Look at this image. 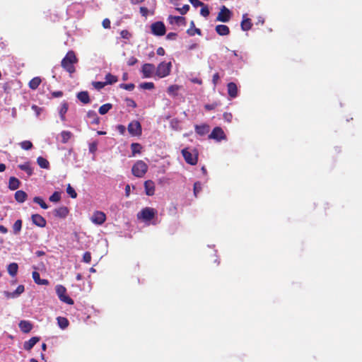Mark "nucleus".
Returning a JSON list of instances; mask_svg holds the SVG:
<instances>
[{"label":"nucleus","mask_w":362,"mask_h":362,"mask_svg":"<svg viewBox=\"0 0 362 362\" xmlns=\"http://www.w3.org/2000/svg\"><path fill=\"white\" fill-rule=\"evenodd\" d=\"M112 107V105L111 103H106L103 105H101L99 107L98 112L100 115H105L110 110Z\"/></svg>","instance_id":"obj_35"},{"label":"nucleus","mask_w":362,"mask_h":362,"mask_svg":"<svg viewBox=\"0 0 362 362\" xmlns=\"http://www.w3.org/2000/svg\"><path fill=\"white\" fill-rule=\"evenodd\" d=\"M191 4L192 5L197 8L198 6H204V3L200 1L199 0H188Z\"/></svg>","instance_id":"obj_52"},{"label":"nucleus","mask_w":362,"mask_h":362,"mask_svg":"<svg viewBox=\"0 0 362 362\" xmlns=\"http://www.w3.org/2000/svg\"><path fill=\"white\" fill-rule=\"evenodd\" d=\"M39 341V337H33L30 338L28 341L24 342L23 348L27 351H30Z\"/></svg>","instance_id":"obj_19"},{"label":"nucleus","mask_w":362,"mask_h":362,"mask_svg":"<svg viewBox=\"0 0 362 362\" xmlns=\"http://www.w3.org/2000/svg\"><path fill=\"white\" fill-rule=\"evenodd\" d=\"M240 25L243 30L248 31L252 28V23L251 20L248 18H245V16L244 15Z\"/></svg>","instance_id":"obj_25"},{"label":"nucleus","mask_w":362,"mask_h":362,"mask_svg":"<svg viewBox=\"0 0 362 362\" xmlns=\"http://www.w3.org/2000/svg\"><path fill=\"white\" fill-rule=\"evenodd\" d=\"M176 10L179 11L180 14L185 15L189 10V6L188 4H185L182 8H176Z\"/></svg>","instance_id":"obj_50"},{"label":"nucleus","mask_w":362,"mask_h":362,"mask_svg":"<svg viewBox=\"0 0 362 362\" xmlns=\"http://www.w3.org/2000/svg\"><path fill=\"white\" fill-rule=\"evenodd\" d=\"M18 264L15 263V262L9 264L8 266V268H7L8 274L12 276H14L16 275V274L18 272Z\"/></svg>","instance_id":"obj_31"},{"label":"nucleus","mask_w":362,"mask_h":362,"mask_svg":"<svg viewBox=\"0 0 362 362\" xmlns=\"http://www.w3.org/2000/svg\"><path fill=\"white\" fill-rule=\"evenodd\" d=\"M168 21L170 24H173L174 22L177 24H179L180 23L185 24V18L182 16H169Z\"/></svg>","instance_id":"obj_34"},{"label":"nucleus","mask_w":362,"mask_h":362,"mask_svg":"<svg viewBox=\"0 0 362 362\" xmlns=\"http://www.w3.org/2000/svg\"><path fill=\"white\" fill-rule=\"evenodd\" d=\"M156 213L157 211L156 209L150 207H146L137 214V217L139 219L149 221L155 217Z\"/></svg>","instance_id":"obj_5"},{"label":"nucleus","mask_w":362,"mask_h":362,"mask_svg":"<svg viewBox=\"0 0 362 362\" xmlns=\"http://www.w3.org/2000/svg\"><path fill=\"white\" fill-rule=\"evenodd\" d=\"M41 82H42V80H41L40 77L36 76L30 81V82L28 83V86L32 90H36L39 87Z\"/></svg>","instance_id":"obj_27"},{"label":"nucleus","mask_w":362,"mask_h":362,"mask_svg":"<svg viewBox=\"0 0 362 362\" xmlns=\"http://www.w3.org/2000/svg\"><path fill=\"white\" fill-rule=\"evenodd\" d=\"M37 163L39 165V166L42 168L47 169L49 167V161L42 156H39L37 158Z\"/></svg>","instance_id":"obj_33"},{"label":"nucleus","mask_w":362,"mask_h":362,"mask_svg":"<svg viewBox=\"0 0 362 362\" xmlns=\"http://www.w3.org/2000/svg\"><path fill=\"white\" fill-rule=\"evenodd\" d=\"M127 105L128 106H131L132 107H136V103H135V101L134 100L127 98Z\"/></svg>","instance_id":"obj_62"},{"label":"nucleus","mask_w":362,"mask_h":362,"mask_svg":"<svg viewBox=\"0 0 362 362\" xmlns=\"http://www.w3.org/2000/svg\"><path fill=\"white\" fill-rule=\"evenodd\" d=\"M232 12L225 6H223L220 8V11L216 17V21L223 23H227L230 20Z\"/></svg>","instance_id":"obj_8"},{"label":"nucleus","mask_w":362,"mask_h":362,"mask_svg":"<svg viewBox=\"0 0 362 362\" xmlns=\"http://www.w3.org/2000/svg\"><path fill=\"white\" fill-rule=\"evenodd\" d=\"M105 80H106L105 83H107V84H113L118 81L117 77L116 76H114L110 73L106 74Z\"/></svg>","instance_id":"obj_38"},{"label":"nucleus","mask_w":362,"mask_h":362,"mask_svg":"<svg viewBox=\"0 0 362 362\" xmlns=\"http://www.w3.org/2000/svg\"><path fill=\"white\" fill-rule=\"evenodd\" d=\"M139 11L142 16L146 17L148 14V9L146 7L141 6L140 7Z\"/></svg>","instance_id":"obj_55"},{"label":"nucleus","mask_w":362,"mask_h":362,"mask_svg":"<svg viewBox=\"0 0 362 362\" xmlns=\"http://www.w3.org/2000/svg\"><path fill=\"white\" fill-rule=\"evenodd\" d=\"M87 117L90 119L91 124H98L100 123V118L95 111L89 110L87 112Z\"/></svg>","instance_id":"obj_24"},{"label":"nucleus","mask_w":362,"mask_h":362,"mask_svg":"<svg viewBox=\"0 0 362 362\" xmlns=\"http://www.w3.org/2000/svg\"><path fill=\"white\" fill-rule=\"evenodd\" d=\"M15 199L19 203H23L28 197L27 194L23 190H18L15 193Z\"/></svg>","instance_id":"obj_26"},{"label":"nucleus","mask_w":362,"mask_h":362,"mask_svg":"<svg viewBox=\"0 0 362 362\" xmlns=\"http://www.w3.org/2000/svg\"><path fill=\"white\" fill-rule=\"evenodd\" d=\"M151 33L156 36H163L165 34L166 28L162 21H157L151 25Z\"/></svg>","instance_id":"obj_7"},{"label":"nucleus","mask_w":362,"mask_h":362,"mask_svg":"<svg viewBox=\"0 0 362 362\" xmlns=\"http://www.w3.org/2000/svg\"><path fill=\"white\" fill-rule=\"evenodd\" d=\"M20 146L24 150H30L33 146L32 142L28 140L22 141Z\"/></svg>","instance_id":"obj_41"},{"label":"nucleus","mask_w":362,"mask_h":362,"mask_svg":"<svg viewBox=\"0 0 362 362\" xmlns=\"http://www.w3.org/2000/svg\"><path fill=\"white\" fill-rule=\"evenodd\" d=\"M138 60L136 58H135L134 57H131L128 61H127V64L129 66H133L134 64H136L137 63Z\"/></svg>","instance_id":"obj_57"},{"label":"nucleus","mask_w":362,"mask_h":362,"mask_svg":"<svg viewBox=\"0 0 362 362\" xmlns=\"http://www.w3.org/2000/svg\"><path fill=\"white\" fill-rule=\"evenodd\" d=\"M33 279L35 284L38 285H48L49 281L47 279H41L39 272L35 271L32 274Z\"/></svg>","instance_id":"obj_20"},{"label":"nucleus","mask_w":362,"mask_h":362,"mask_svg":"<svg viewBox=\"0 0 362 362\" xmlns=\"http://www.w3.org/2000/svg\"><path fill=\"white\" fill-rule=\"evenodd\" d=\"M209 138L217 141H221V140L226 139V136L221 127H216L214 128L211 133L209 134Z\"/></svg>","instance_id":"obj_10"},{"label":"nucleus","mask_w":362,"mask_h":362,"mask_svg":"<svg viewBox=\"0 0 362 362\" xmlns=\"http://www.w3.org/2000/svg\"><path fill=\"white\" fill-rule=\"evenodd\" d=\"M25 291V287L23 285H19L16 289L13 291V293L16 297H18V296H20L21 293H23Z\"/></svg>","instance_id":"obj_49"},{"label":"nucleus","mask_w":362,"mask_h":362,"mask_svg":"<svg viewBox=\"0 0 362 362\" xmlns=\"http://www.w3.org/2000/svg\"><path fill=\"white\" fill-rule=\"evenodd\" d=\"M52 95L54 98H59V97H62L63 95V92L61 91V90L54 91V92L52 93Z\"/></svg>","instance_id":"obj_61"},{"label":"nucleus","mask_w":362,"mask_h":362,"mask_svg":"<svg viewBox=\"0 0 362 362\" xmlns=\"http://www.w3.org/2000/svg\"><path fill=\"white\" fill-rule=\"evenodd\" d=\"M78 58L74 51H69L61 62L62 68L70 74L76 71L74 64L78 63Z\"/></svg>","instance_id":"obj_1"},{"label":"nucleus","mask_w":362,"mask_h":362,"mask_svg":"<svg viewBox=\"0 0 362 362\" xmlns=\"http://www.w3.org/2000/svg\"><path fill=\"white\" fill-rule=\"evenodd\" d=\"M171 67V62L166 63L165 62H163L160 63L156 69V75L159 78H164L168 76L170 73Z\"/></svg>","instance_id":"obj_6"},{"label":"nucleus","mask_w":362,"mask_h":362,"mask_svg":"<svg viewBox=\"0 0 362 362\" xmlns=\"http://www.w3.org/2000/svg\"><path fill=\"white\" fill-rule=\"evenodd\" d=\"M140 87L143 89L151 90L154 88V83L152 82H144L140 84Z\"/></svg>","instance_id":"obj_45"},{"label":"nucleus","mask_w":362,"mask_h":362,"mask_svg":"<svg viewBox=\"0 0 362 362\" xmlns=\"http://www.w3.org/2000/svg\"><path fill=\"white\" fill-rule=\"evenodd\" d=\"M187 32L191 36L194 35L195 33L200 35L202 33L201 30L199 28H194V30L188 29Z\"/></svg>","instance_id":"obj_53"},{"label":"nucleus","mask_w":362,"mask_h":362,"mask_svg":"<svg viewBox=\"0 0 362 362\" xmlns=\"http://www.w3.org/2000/svg\"><path fill=\"white\" fill-rule=\"evenodd\" d=\"M194 194L195 197H197V194L202 191V184L199 182H196L194 184Z\"/></svg>","instance_id":"obj_43"},{"label":"nucleus","mask_w":362,"mask_h":362,"mask_svg":"<svg viewBox=\"0 0 362 362\" xmlns=\"http://www.w3.org/2000/svg\"><path fill=\"white\" fill-rule=\"evenodd\" d=\"M145 192L148 196H153L155 193V184L153 181L148 180L144 182Z\"/></svg>","instance_id":"obj_14"},{"label":"nucleus","mask_w":362,"mask_h":362,"mask_svg":"<svg viewBox=\"0 0 362 362\" xmlns=\"http://www.w3.org/2000/svg\"><path fill=\"white\" fill-rule=\"evenodd\" d=\"M221 104L218 102H214L211 104H206L204 105V108L206 110L210 111L216 109L218 106H219Z\"/></svg>","instance_id":"obj_44"},{"label":"nucleus","mask_w":362,"mask_h":362,"mask_svg":"<svg viewBox=\"0 0 362 362\" xmlns=\"http://www.w3.org/2000/svg\"><path fill=\"white\" fill-rule=\"evenodd\" d=\"M68 109H69L68 103L66 102L62 103L59 113V117H60L62 121H63V122L66 120L65 115H66V112L68 111Z\"/></svg>","instance_id":"obj_28"},{"label":"nucleus","mask_w":362,"mask_h":362,"mask_svg":"<svg viewBox=\"0 0 362 362\" xmlns=\"http://www.w3.org/2000/svg\"><path fill=\"white\" fill-rule=\"evenodd\" d=\"M194 129H195V132L200 135V136H204L205 134H206L207 133H209V130H210V127L206 124H201V125H195L194 127Z\"/></svg>","instance_id":"obj_17"},{"label":"nucleus","mask_w":362,"mask_h":362,"mask_svg":"<svg viewBox=\"0 0 362 362\" xmlns=\"http://www.w3.org/2000/svg\"><path fill=\"white\" fill-rule=\"evenodd\" d=\"M77 98L83 104L90 103V97L88 91H81L77 94Z\"/></svg>","instance_id":"obj_23"},{"label":"nucleus","mask_w":362,"mask_h":362,"mask_svg":"<svg viewBox=\"0 0 362 362\" xmlns=\"http://www.w3.org/2000/svg\"><path fill=\"white\" fill-rule=\"evenodd\" d=\"M4 296L7 298H15L16 296L13 293V292H9V291H4Z\"/></svg>","instance_id":"obj_60"},{"label":"nucleus","mask_w":362,"mask_h":362,"mask_svg":"<svg viewBox=\"0 0 362 362\" xmlns=\"http://www.w3.org/2000/svg\"><path fill=\"white\" fill-rule=\"evenodd\" d=\"M220 78V76H219V74L218 73H215L214 75H213V78H212V82L214 83V86H216L218 80Z\"/></svg>","instance_id":"obj_58"},{"label":"nucleus","mask_w":362,"mask_h":362,"mask_svg":"<svg viewBox=\"0 0 362 362\" xmlns=\"http://www.w3.org/2000/svg\"><path fill=\"white\" fill-rule=\"evenodd\" d=\"M31 108H32V110H34L37 117H38L40 115V113L42 110V109L41 107H38L36 105H33Z\"/></svg>","instance_id":"obj_54"},{"label":"nucleus","mask_w":362,"mask_h":362,"mask_svg":"<svg viewBox=\"0 0 362 362\" xmlns=\"http://www.w3.org/2000/svg\"><path fill=\"white\" fill-rule=\"evenodd\" d=\"M21 170L25 171L28 176H31L33 173V169L30 167V163L26 162L23 164H20L18 166Z\"/></svg>","instance_id":"obj_29"},{"label":"nucleus","mask_w":362,"mask_h":362,"mask_svg":"<svg viewBox=\"0 0 362 362\" xmlns=\"http://www.w3.org/2000/svg\"><path fill=\"white\" fill-rule=\"evenodd\" d=\"M210 12L208 6L205 4H204V6H202L200 14L204 17L209 16Z\"/></svg>","instance_id":"obj_48"},{"label":"nucleus","mask_w":362,"mask_h":362,"mask_svg":"<svg viewBox=\"0 0 362 362\" xmlns=\"http://www.w3.org/2000/svg\"><path fill=\"white\" fill-rule=\"evenodd\" d=\"M177 37V34L175 33H169L167 36H166V38L168 40H175Z\"/></svg>","instance_id":"obj_63"},{"label":"nucleus","mask_w":362,"mask_h":362,"mask_svg":"<svg viewBox=\"0 0 362 362\" xmlns=\"http://www.w3.org/2000/svg\"><path fill=\"white\" fill-rule=\"evenodd\" d=\"M119 87L124 90L132 91L134 88V83H121L119 85Z\"/></svg>","instance_id":"obj_47"},{"label":"nucleus","mask_w":362,"mask_h":362,"mask_svg":"<svg viewBox=\"0 0 362 362\" xmlns=\"http://www.w3.org/2000/svg\"><path fill=\"white\" fill-rule=\"evenodd\" d=\"M156 53H157L158 55L163 56V55H165V49L163 47H158L157 49Z\"/></svg>","instance_id":"obj_64"},{"label":"nucleus","mask_w":362,"mask_h":362,"mask_svg":"<svg viewBox=\"0 0 362 362\" xmlns=\"http://www.w3.org/2000/svg\"><path fill=\"white\" fill-rule=\"evenodd\" d=\"M191 152L188 148H184L182 150V155L184 157L185 160L187 163L194 165L197 163L198 153L196 150Z\"/></svg>","instance_id":"obj_3"},{"label":"nucleus","mask_w":362,"mask_h":362,"mask_svg":"<svg viewBox=\"0 0 362 362\" xmlns=\"http://www.w3.org/2000/svg\"><path fill=\"white\" fill-rule=\"evenodd\" d=\"M155 71V66L153 64H144L142 66L141 72L144 78H150Z\"/></svg>","instance_id":"obj_12"},{"label":"nucleus","mask_w":362,"mask_h":362,"mask_svg":"<svg viewBox=\"0 0 362 362\" xmlns=\"http://www.w3.org/2000/svg\"><path fill=\"white\" fill-rule=\"evenodd\" d=\"M147 164L141 160H137L132 168V174L136 177H143L148 170Z\"/></svg>","instance_id":"obj_2"},{"label":"nucleus","mask_w":362,"mask_h":362,"mask_svg":"<svg viewBox=\"0 0 362 362\" xmlns=\"http://www.w3.org/2000/svg\"><path fill=\"white\" fill-rule=\"evenodd\" d=\"M21 182L15 177H11L8 181V188L11 190H16L19 188Z\"/></svg>","instance_id":"obj_22"},{"label":"nucleus","mask_w":362,"mask_h":362,"mask_svg":"<svg viewBox=\"0 0 362 362\" xmlns=\"http://www.w3.org/2000/svg\"><path fill=\"white\" fill-rule=\"evenodd\" d=\"M91 221L96 225H102L106 221V215L100 211H95L90 218Z\"/></svg>","instance_id":"obj_11"},{"label":"nucleus","mask_w":362,"mask_h":362,"mask_svg":"<svg viewBox=\"0 0 362 362\" xmlns=\"http://www.w3.org/2000/svg\"><path fill=\"white\" fill-rule=\"evenodd\" d=\"M31 219H32L33 223L38 227L44 228L46 226L47 222H46L45 218L40 214H33L31 216Z\"/></svg>","instance_id":"obj_13"},{"label":"nucleus","mask_w":362,"mask_h":362,"mask_svg":"<svg viewBox=\"0 0 362 362\" xmlns=\"http://www.w3.org/2000/svg\"><path fill=\"white\" fill-rule=\"evenodd\" d=\"M92 84L95 89L100 90V89L103 88L107 85V83H105V82L95 81V82H93Z\"/></svg>","instance_id":"obj_46"},{"label":"nucleus","mask_w":362,"mask_h":362,"mask_svg":"<svg viewBox=\"0 0 362 362\" xmlns=\"http://www.w3.org/2000/svg\"><path fill=\"white\" fill-rule=\"evenodd\" d=\"M228 93L230 98H236L238 95V87L233 82H230L227 85Z\"/></svg>","instance_id":"obj_18"},{"label":"nucleus","mask_w":362,"mask_h":362,"mask_svg":"<svg viewBox=\"0 0 362 362\" xmlns=\"http://www.w3.org/2000/svg\"><path fill=\"white\" fill-rule=\"evenodd\" d=\"M57 320L59 327L62 329H66L69 325L68 319L64 317H58Z\"/></svg>","instance_id":"obj_30"},{"label":"nucleus","mask_w":362,"mask_h":362,"mask_svg":"<svg viewBox=\"0 0 362 362\" xmlns=\"http://www.w3.org/2000/svg\"><path fill=\"white\" fill-rule=\"evenodd\" d=\"M128 132L132 136H140L142 133L141 125L138 121H132L128 125Z\"/></svg>","instance_id":"obj_9"},{"label":"nucleus","mask_w":362,"mask_h":362,"mask_svg":"<svg viewBox=\"0 0 362 362\" xmlns=\"http://www.w3.org/2000/svg\"><path fill=\"white\" fill-rule=\"evenodd\" d=\"M110 24H111L110 21L108 18H105L102 22V25H103V28L105 29L110 28Z\"/></svg>","instance_id":"obj_56"},{"label":"nucleus","mask_w":362,"mask_h":362,"mask_svg":"<svg viewBox=\"0 0 362 362\" xmlns=\"http://www.w3.org/2000/svg\"><path fill=\"white\" fill-rule=\"evenodd\" d=\"M56 293L59 300L68 305H73L74 303L72 298L66 295V288L62 285H57L55 288Z\"/></svg>","instance_id":"obj_4"},{"label":"nucleus","mask_w":362,"mask_h":362,"mask_svg":"<svg viewBox=\"0 0 362 362\" xmlns=\"http://www.w3.org/2000/svg\"><path fill=\"white\" fill-rule=\"evenodd\" d=\"M215 30L219 35H228L230 33L229 28L226 25H218L216 26Z\"/></svg>","instance_id":"obj_21"},{"label":"nucleus","mask_w":362,"mask_h":362,"mask_svg":"<svg viewBox=\"0 0 362 362\" xmlns=\"http://www.w3.org/2000/svg\"><path fill=\"white\" fill-rule=\"evenodd\" d=\"M22 220L18 219L16 221V222L13 225V232L15 235H17L20 233L22 228Z\"/></svg>","instance_id":"obj_36"},{"label":"nucleus","mask_w":362,"mask_h":362,"mask_svg":"<svg viewBox=\"0 0 362 362\" xmlns=\"http://www.w3.org/2000/svg\"><path fill=\"white\" fill-rule=\"evenodd\" d=\"M142 147L141 144L138 143H133L131 144V149L132 156H134L136 154L140 153Z\"/></svg>","instance_id":"obj_37"},{"label":"nucleus","mask_w":362,"mask_h":362,"mask_svg":"<svg viewBox=\"0 0 362 362\" xmlns=\"http://www.w3.org/2000/svg\"><path fill=\"white\" fill-rule=\"evenodd\" d=\"M66 192L73 199H75L77 197V193L70 184H69L67 186Z\"/></svg>","instance_id":"obj_42"},{"label":"nucleus","mask_w":362,"mask_h":362,"mask_svg":"<svg viewBox=\"0 0 362 362\" xmlns=\"http://www.w3.org/2000/svg\"><path fill=\"white\" fill-rule=\"evenodd\" d=\"M83 261L86 263H90L91 261V254L90 252H86L83 255Z\"/></svg>","instance_id":"obj_51"},{"label":"nucleus","mask_w":362,"mask_h":362,"mask_svg":"<svg viewBox=\"0 0 362 362\" xmlns=\"http://www.w3.org/2000/svg\"><path fill=\"white\" fill-rule=\"evenodd\" d=\"M62 143L66 144L72 137L73 134L69 131H62L60 134Z\"/></svg>","instance_id":"obj_32"},{"label":"nucleus","mask_w":362,"mask_h":362,"mask_svg":"<svg viewBox=\"0 0 362 362\" xmlns=\"http://www.w3.org/2000/svg\"><path fill=\"white\" fill-rule=\"evenodd\" d=\"M232 114L231 113H228V112H225L223 114V118L224 119H226L227 122H230L232 119Z\"/></svg>","instance_id":"obj_59"},{"label":"nucleus","mask_w":362,"mask_h":362,"mask_svg":"<svg viewBox=\"0 0 362 362\" xmlns=\"http://www.w3.org/2000/svg\"><path fill=\"white\" fill-rule=\"evenodd\" d=\"M19 328L23 333H28L33 329V324L28 320H21L18 324Z\"/></svg>","instance_id":"obj_16"},{"label":"nucleus","mask_w":362,"mask_h":362,"mask_svg":"<svg viewBox=\"0 0 362 362\" xmlns=\"http://www.w3.org/2000/svg\"><path fill=\"white\" fill-rule=\"evenodd\" d=\"M53 213L54 216L60 218H64L69 214V209L66 206H60L57 209H55Z\"/></svg>","instance_id":"obj_15"},{"label":"nucleus","mask_w":362,"mask_h":362,"mask_svg":"<svg viewBox=\"0 0 362 362\" xmlns=\"http://www.w3.org/2000/svg\"><path fill=\"white\" fill-rule=\"evenodd\" d=\"M33 202L37 204H39L42 209H47L48 208L47 204L45 202V201L40 197H35L33 198Z\"/></svg>","instance_id":"obj_39"},{"label":"nucleus","mask_w":362,"mask_h":362,"mask_svg":"<svg viewBox=\"0 0 362 362\" xmlns=\"http://www.w3.org/2000/svg\"><path fill=\"white\" fill-rule=\"evenodd\" d=\"M61 199V193L59 192H54L49 198V200L52 202H58Z\"/></svg>","instance_id":"obj_40"}]
</instances>
